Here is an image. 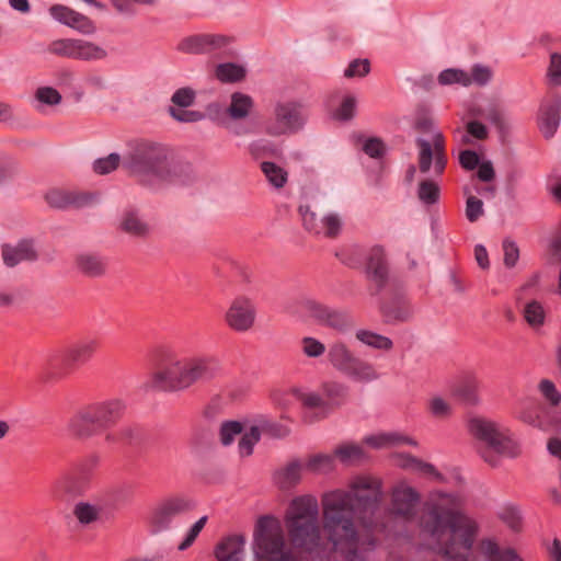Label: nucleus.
<instances>
[{
	"instance_id": "obj_35",
	"label": "nucleus",
	"mask_w": 561,
	"mask_h": 561,
	"mask_svg": "<svg viewBox=\"0 0 561 561\" xmlns=\"http://www.w3.org/2000/svg\"><path fill=\"white\" fill-rule=\"evenodd\" d=\"M214 76L220 83H237L245 78V67L234 62H221L215 67Z\"/></svg>"
},
{
	"instance_id": "obj_26",
	"label": "nucleus",
	"mask_w": 561,
	"mask_h": 561,
	"mask_svg": "<svg viewBox=\"0 0 561 561\" xmlns=\"http://www.w3.org/2000/svg\"><path fill=\"white\" fill-rule=\"evenodd\" d=\"M416 146L420 149L419 152V168L422 173H427L432 167V162L434 161V170L435 173L440 175L443 174L447 159L444 153H434L432 144L423 138L416 139Z\"/></svg>"
},
{
	"instance_id": "obj_3",
	"label": "nucleus",
	"mask_w": 561,
	"mask_h": 561,
	"mask_svg": "<svg viewBox=\"0 0 561 561\" xmlns=\"http://www.w3.org/2000/svg\"><path fill=\"white\" fill-rule=\"evenodd\" d=\"M123 168L138 184L159 191L165 186H187L197 180L191 162L172 156L159 144L137 146L122 162Z\"/></svg>"
},
{
	"instance_id": "obj_7",
	"label": "nucleus",
	"mask_w": 561,
	"mask_h": 561,
	"mask_svg": "<svg viewBox=\"0 0 561 561\" xmlns=\"http://www.w3.org/2000/svg\"><path fill=\"white\" fill-rule=\"evenodd\" d=\"M98 346L96 340L83 339L72 343L61 353H54L42 368V380L48 382L60 379L75 368L87 364Z\"/></svg>"
},
{
	"instance_id": "obj_5",
	"label": "nucleus",
	"mask_w": 561,
	"mask_h": 561,
	"mask_svg": "<svg viewBox=\"0 0 561 561\" xmlns=\"http://www.w3.org/2000/svg\"><path fill=\"white\" fill-rule=\"evenodd\" d=\"M126 409V402L121 398L93 401L70 417L68 430L80 439L105 435L123 419Z\"/></svg>"
},
{
	"instance_id": "obj_9",
	"label": "nucleus",
	"mask_w": 561,
	"mask_h": 561,
	"mask_svg": "<svg viewBox=\"0 0 561 561\" xmlns=\"http://www.w3.org/2000/svg\"><path fill=\"white\" fill-rule=\"evenodd\" d=\"M468 430L473 437L485 443L489 448L497 454L511 458L520 454L517 442L503 434L493 421L479 416L472 417L468 422Z\"/></svg>"
},
{
	"instance_id": "obj_46",
	"label": "nucleus",
	"mask_w": 561,
	"mask_h": 561,
	"mask_svg": "<svg viewBox=\"0 0 561 561\" xmlns=\"http://www.w3.org/2000/svg\"><path fill=\"white\" fill-rule=\"evenodd\" d=\"M204 114L210 121L217 123L218 125L225 127L228 130H231V123L226 119L225 106L219 102L208 103L205 107Z\"/></svg>"
},
{
	"instance_id": "obj_25",
	"label": "nucleus",
	"mask_w": 561,
	"mask_h": 561,
	"mask_svg": "<svg viewBox=\"0 0 561 561\" xmlns=\"http://www.w3.org/2000/svg\"><path fill=\"white\" fill-rule=\"evenodd\" d=\"M245 423L234 420H225L218 428V439L222 447H229L238 442L239 453L243 457L245 449Z\"/></svg>"
},
{
	"instance_id": "obj_45",
	"label": "nucleus",
	"mask_w": 561,
	"mask_h": 561,
	"mask_svg": "<svg viewBox=\"0 0 561 561\" xmlns=\"http://www.w3.org/2000/svg\"><path fill=\"white\" fill-rule=\"evenodd\" d=\"M299 214L307 231L313 234L322 233L323 224H321V218H318L317 214L310 210L309 206H299Z\"/></svg>"
},
{
	"instance_id": "obj_47",
	"label": "nucleus",
	"mask_w": 561,
	"mask_h": 561,
	"mask_svg": "<svg viewBox=\"0 0 561 561\" xmlns=\"http://www.w3.org/2000/svg\"><path fill=\"white\" fill-rule=\"evenodd\" d=\"M121 163V156L118 153H110L107 157L99 158L93 162V171L96 174H108L116 170Z\"/></svg>"
},
{
	"instance_id": "obj_39",
	"label": "nucleus",
	"mask_w": 561,
	"mask_h": 561,
	"mask_svg": "<svg viewBox=\"0 0 561 561\" xmlns=\"http://www.w3.org/2000/svg\"><path fill=\"white\" fill-rule=\"evenodd\" d=\"M305 468L316 474L329 473L335 468L334 455L317 454L311 456L305 465Z\"/></svg>"
},
{
	"instance_id": "obj_20",
	"label": "nucleus",
	"mask_w": 561,
	"mask_h": 561,
	"mask_svg": "<svg viewBox=\"0 0 561 561\" xmlns=\"http://www.w3.org/2000/svg\"><path fill=\"white\" fill-rule=\"evenodd\" d=\"M45 199L50 207L57 209L68 207L82 208L94 201V195L83 192L53 188L46 193Z\"/></svg>"
},
{
	"instance_id": "obj_22",
	"label": "nucleus",
	"mask_w": 561,
	"mask_h": 561,
	"mask_svg": "<svg viewBox=\"0 0 561 561\" xmlns=\"http://www.w3.org/2000/svg\"><path fill=\"white\" fill-rule=\"evenodd\" d=\"M480 381L471 371L462 373L451 386V392L467 405L479 403Z\"/></svg>"
},
{
	"instance_id": "obj_10",
	"label": "nucleus",
	"mask_w": 561,
	"mask_h": 561,
	"mask_svg": "<svg viewBox=\"0 0 561 561\" xmlns=\"http://www.w3.org/2000/svg\"><path fill=\"white\" fill-rule=\"evenodd\" d=\"M194 500L184 494H176L161 500L152 510L149 525L150 533L157 535L171 529L175 518L193 511Z\"/></svg>"
},
{
	"instance_id": "obj_56",
	"label": "nucleus",
	"mask_w": 561,
	"mask_h": 561,
	"mask_svg": "<svg viewBox=\"0 0 561 561\" xmlns=\"http://www.w3.org/2000/svg\"><path fill=\"white\" fill-rule=\"evenodd\" d=\"M500 518L513 530L520 529L522 517L517 507L513 505L505 506L500 513Z\"/></svg>"
},
{
	"instance_id": "obj_40",
	"label": "nucleus",
	"mask_w": 561,
	"mask_h": 561,
	"mask_svg": "<svg viewBox=\"0 0 561 561\" xmlns=\"http://www.w3.org/2000/svg\"><path fill=\"white\" fill-rule=\"evenodd\" d=\"M261 170L264 173L268 183L279 190L285 186L288 180V173L285 169L280 168L274 162L264 161L261 163Z\"/></svg>"
},
{
	"instance_id": "obj_61",
	"label": "nucleus",
	"mask_w": 561,
	"mask_h": 561,
	"mask_svg": "<svg viewBox=\"0 0 561 561\" xmlns=\"http://www.w3.org/2000/svg\"><path fill=\"white\" fill-rule=\"evenodd\" d=\"M502 247L504 252V265L507 268L514 267L519 259L518 245L515 241L505 239Z\"/></svg>"
},
{
	"instance_id": "obj_15",
	"label": "nucleus",
	"mask_w": 561,
	"mask_h": 561,
	"mask_svg": "<svg viewBox=\"0 0 561 561\" xmlns=\"http://www.w3.org/2000/svg\"><path fill=\"white\" fill-rule=\"evenodd\" d=\"M304 309L318 324L346 332L354 327L353 317L346 310L335 309L316 300H307Z\"/></svg>"
},
{
	"instance_id": "obj_51",
	"label": "nucleus",
	"mask_w": 561,
	"mask_h": 561,
	"mask_svg": "<svg viewBox=\"0 0 561 561\" xmlns=\"http://www.w3.org/2000/svg\"><path fill=\"white\" fill-rule=\"evenodd\" d=\"M207 519H208V517L206 515L202 516L198 520H196L191 526V528L187 530L183 541L178 547V549L180 551H184V550L188 549L194 543V541L196 540V538L198 537V535L205 527Z\"/></svg>"
},
{
	"instance_id": "obj_12",
	"label": "nucleus",
	"mask_w": 561,
	"mask_h": 561,
	"mask_svg": "<svg viewBox=\"0 0 561 561\" xmlns=\"http://www.w3.org/2000/svg\"><path fill=\"white\" fill-rule=\"evenodd\" d=\"M389 294L382 298L379 312L386 324L398 325L413 321L415 308L408 297L403 286L392 284Z\"/></svg>"
},
{
	"instance_id": "obj_44",
	"label": "nucleus",
	"mask_w": 561,
	"mask_h": 561,
	"mask_svg": "<svg viewBox=\"0 0 561 561\" xmlns=\"http://www.w3.org/2000/svg\"><path fill=\"white\" fill-rule=\"evenodd\" d=\"M524 318L530 327H541L546 318L542 305L537 300L528 302L524 309Z\"/></svg>"
},
{
	"instance_id": "obj_42",
	"label": "nucleus",
	"mask_w": 561,
	"mask_h": 561,
	"mask_svg": "<svg viewBox=\"0 0 561 561\" xmlns=\"http://www.w3.org/2000/svg\"><path fill=\"white\" fill-rule=\"evenodd\" d=\"M227 122L232 123L233 121L245 117V94L242 92H234L231 95V103L225 107ZM233 130V124H231V131Z\"/></svg>"
},
{
	"instance_id": "obj_8",
	"label": "nucleus",
	"mask_w": 561,
	"mask_h": 561,
	"mask_svg": "<svg viewBox=\"0 0 561 561\" xmlns=\"http://www.w3.org/2000/svg\"><path fill=\"white\" fill-rule=\"evenodd\" d=\"M98 463V457L92 456L79 463L75 472H64L51 484V496L60 502L69 503L81 496L89 488L93 469Z\"/></svg>"
},
{
	"instance_id": "obj_64",
	"label": "nucleus",
	"mask_w": 561,
	"mask_h": 561,
	"mask_svg": "<svg viewBox=\"0 0 561 561\" xmlns=\"http://www.w3.org/2000/svg\"><path fill=\"white\" fill-rule=\"evenodd\" d=\"M548 77L552 84H561V54L552 53L550 55V64L548 68Z\"/></svg>"
},
{
	"instance_id": "obj_55",
	"label": "nucleus",
	"mask_w": 561,
	"mask_h": 561,
	"mask_svg": "<svg viewBox=\"0 0 561 561\" xmlns=\"http://www.w3.org/2000/svg\"><path fill=\"white\" fill-rule=\"evenodd\" d=\"M363 151L370 158L380 159L386 154V145L381 138H367L363 145Z\"/></svg>"
},
{
	"instance_id": "obj_18",
	"label": "nucleus",
	"mask_w": 561,
	"mask_h": 561,
	"mask_svg": "<svg viewBox=\"0 0 561 561\" xmlns=\"http://www.w3.org/2000/svg\"><path fill=\"white\" fill-rule=\"evenodd\" d=\"M561 122V96L554 95L541 102L537 114V126L546 139L557 133Z\"/></svg>"
},
{
	"instance_id": "obj_41",
	"label": "nucleus",
	"mask_w": 561,
	"mask_h": 561,
	"mask_svg": "<svg viewBox=\"0 0 561 561\" xmlns=\"http://www.w3.org/2000/svg\"><path fill=\"white\" fill-rule=\"evenodd\" d=\"M440 85H450L458 83L462 87H469L472 83L470 75L462 69L447 68L438 75Z\"/></svg>"
},
{
	"instance_id": "obj_53",
	"label": "nucleus",
	"mask_w": 561,
	"mask_h": 561,
	"mask_svg": "<svg viewBox=\"0 0 561 561\" xmlns=\"http://www.w3.org/2000/svg\"><path fill=\"white\" fill-rule=\"evenodd\" d=\"M538 389L552 407H558L561 403V392L551 380L542 379L539 382Z\"/></svg>"
},
{
	"instance_id": "obj_32",
	"label": "nucleus",
	"mask_w": 561,
	"mask_h": 561,
	"mask_svg": "<svg viewBox=\"0 0 561 561\" xmlns=\"http://www.w3.org/2000/svg\"><path fill=\"white\" fill-rule=\"evenodd\" d=\"M344 376L356 382L368 383L379 379L380 375L375 366L366 360L356 358L345 371Z\"/></svg>"
},
{
	"instance_id": "obj_43",
	"label": "nucleus",
	"mask_w": 561,
	"mask_h": 561,
	"mask_svg": "<svg viewBox=\"0 0 561 561\" xmlns=\"http://www.w3.org/2000/svg\"><path fill=\"white\" fill-rule=\"evenodd\" d=\"M73 515L82 525H89L99 519L100 510L87 502H79L75 505Z\"/></svg>"
},
{
	"instance_id": "obj_34",
	"label": "nucleus",
	"mask_w": 561,
	"mask_h": 561,
	"mask_svg": "<svg viewBox=\"0 0 561 561\" xmlns=\"http://www.w3.org/2000/svg\"><path fill=\"white\" fill-rule=\"evenodd\" d=\"M227 325L237 332H245V298L237 297L225 314Z\"/></svg>"
},
{
	"instance_id": "obj_62",
	"label": "nucleus",
	"mask_w": 561,
	"mask_h": 561,
	"mask_svg": "<svg viewBox=\"0 0 561 561\" xmlns=\"http://www.w3.org/2000/svg\"><path fill=\"white\" fill-rule=\"evenodd\" d=\"M302 352L308 357H320L325 352V346L319 340L306 336L302 339Z\"/></svg>"
},
{
	"instance_id": "obj_57",
	"label": "nucleus",
	"mask_w": 561,
	"mask_h": 561,
	"mask_svg": "<svg viewBox=\"0 0 561 561\" xmlns=\"http://www.w3.org/2000/svg\"><path fill=\"white\" fill-rule=\"evenodd\" d=\"M262 432L272 438H284L289 435V428L280 423L261 419Z\"/></svg>"
},
{
	"instance_id": "obj_2",
	"label": "nucleus",
	"mask_w": 561,
	"mask_h": 561,
	"mask_svg": "<svg viewBox=\"0 0 561 561\" xmlns=\"http://www.w3.org/2000/svg\"><path fill=\"white\" fill-rule=\"evenodd\" d=\"M419 528L430 549L445 561H472L479 524L468 514L438 502H425Z\"/></svg>"
},
{
	"instance_id": "obj_13",
	"label": "nucleus",
	"mask_w": 561,
	"mask_h": 561,
	"mask_svg": "<svg viewBox=\"0 0 561 561\" xmlns=\"http://www.w3.org/2000/svg\"><path fill=\"white\" fill-rule=\"evenodd\" d=\"M364 272L367 280L370 283V295H379L385 289L392 287V284H399V282L391 279L386 251L379 244L369 249L366 255Z\"/></svg>"
},
{
	"instance_id": "obj_60",
	"label": "nucleus",
	"mask_w": 561,
	"mask_h": 561,
	"mask_svg": "<svg viewBox=\"0 0 561 561\" xmlns=\"http://www.w3.org/2000/svg\"><path fill=\"white\" fill-rule=\"evenodd\" d=\"M35 98L43 104L57 105L61 102V94L51 87H41L36 90Z\"/></svg>"
},
{
	"instance_id": "obj_16",
	"label": "nucleus",
	"mask_w": 561,
	"mask_h": 561,
	"mask_svg": "<svg viewBox=\"0 0 561 561\" xmlns=\"http://www.w3.org/2000/svg\"><path fill=\"white\" fill-rule=\"evenodd\" d=\"M275 129L273 135L294 134L300 130L307 121L304 104L298 101L278 102L274 110Z\"/></svg>"
},
{
	"instance_id": "obj_37",
	"label": "nucleus",
	"mask_w": 561,
	"mask_h": 561,
	"mask_svg": "<svg viewBox=\"0 0 561 561\" xmlns=\"http://www.w3.org/2000/svg\"><path fill=\"white\" fill-rule=\"evenodd\" d=\"M416 195L421 204L430 207L438 204L440 198V187L433 180H423L419 183Z\"/></svg>"
},
{
	"instance_id": "obj_33",
	"label": "nucleus",
	"mask_w": 561,
	"mask_h": 561,
	"mask_svg": "<svg viewBox=\"0 0 561 561\" xmlns=\"http://www.w3.org/2000/svg\"><path fill=\"white\" fill-rule=\"evenodd\" d=\"M328 356L331 365L343 375L357 358L344 343H334Z\"/></svg>"
},
{
	"instance_id": "obj_23",
	"label": "nucleus",
	"mask_w": 561,
	"mask_h": 561,
	"mask_svg": "<svg viewBox=\"0 0 561 561\" xmlns=\"http://www.w3.org/2000/svg\"><path fill=\"white\" fill-rule=\"evenodd\" d=\"M214 554L217 561H244L243 535H229L224 537L216 545Z\"/></svg>"
},
{
	"instance_id": "obj_49",
	"label": "nucleus",
	"mask_w": 561,
	"mask_h": 561,
	"mask_svg": "<svg viewBox=\"0 0 561 561\" xmlns=\"http://www.w3.org/2000/svg\"><path fill=\"white\" fill-rule=\"evenodd\" d=\"M295 397L302 403L305 408L308 409H317V408H327V401L324 400L322 393L316 392H304L300 389H294Z\"/></svg>"
},
{
	"instance_id": "obj_4",
	"label": "nucleus",
	"mask_w": 561,
	"mask_h": 561,
	"mask_svg": "<svg viewBox=\"0 0 561 561\" xmlns=\"http://www.w3.org/2000/svg\"><path fill=\"white\" fill-rule=\"evenodd\" d=\"M220 371V363L214 356L175 359L152 375L151 387L160 391H182L216 378Z\"/></svg>"
},
{
	"instance_id": "obj_54",
	"label": "nucleus",
	"mask_w": 561,
	"mask_h": 561,
	"mask_svg": "<svg viewBox=\"0 0 561 561\" xmlns=\"http://www.w3.org/2000/svg\"><path fill=\"white\" fill-rule=\"evenodd\" d=\"M169 114L172 118L180 123H196L206 118V115L199 111L192 110H178L174 107H169Z\"/></svg>"
},
{
	"instance_id": "obj_27",
	"label": "nucleus",
	"mask_w": 561,
	"mask_h": 561,
	"mask_svg": "<svg viewBox=\"0 0 561 561\" xmlns=\"http://www.w3.org/2000/svg\"><path fill=\"white\" fill-rule=\"evenodd\" d=\"M119 230L139 239H145L150 233L149 224L140 216L139 210L133 207L126 208L119 219Z\"/></svg>"
},
{
	"instance_id": "obj_38",
	"label": "nucleus",
	"mask_w": 561,
	"mask_h": 561,
	"mask_svg": "<svg viewBox=\"0 0 561 561\" xmlns=\"http://www.w3.org/2000/svg\"><path fill=\"white\" fill-rule=\"evenodd\" d=\"M356 339L365 345L376 350L390 351L393 347L391 339L369 330H358L356 332Z\"/></svg>"
},
{
	"instance_id": "obj_21",
	"label": "nucleus",
	"mask_w": 561,
	"mask_h": 561,
	"mask_svg": "<svg viewBox=\"0 0 561 561\" xmlns=\"http://www.w3.org/2000/svg\"><path fill=\"white\" fill-rule=\"evenodd\" d=\"M1 257L7 267H14L23 262L37 260V251L32 240L22 239L16 244L3 243L1 245Z\"/></svg>"
},
{
	"instance_id": "obj_31",
	"label": "nucleus",
	"mask_w": 561,
	"mask_h": 561,
	"mask_svg": "<svg viewBox=\"0 0 561 561\" xmlns=\"http://www.w3.org/2000/svg\"><path fill=\"white\" fill-rule=\"evenodd\" d=\"M480 549L488 561H524L513 548L501 550L494 539H482Z\"/></svg>"
},
{
	"instance_id": "obj_59",
	"label": "nucleus",
	"mask_w": 561,
	"mask_h": 561,
	"mask_svg": "<svg viewBox=\"0 0 561 561\" xmlns=\"http://www.w3.org/2000/svg\"><path fill=\"white\" fill-rule=\"evenodd\" d=\"M321 224H323V234L328 238H335L339 236L342 222L337 215L329 214L321 217Z\"/></svg>"
},
{
	"instance_id": "obj_28",
	"label": "nucleus",
	"mask_w": 561,
	"mask_h": 561,
	"mask_svg": "<svg viewBox=\"0 0 561 561\" xmlns=\"http://www.w3.org/2000/svg\"><path fill=\"white\" fill-rule=\"evenodd\" d=\"M302 463L299 459L289 461L285 467L273 473V482L280 490H289L296 486L301 480Z\"/></svg>"
},
{
	"instance_id": "obj_29",
	"label": "nucleus",
	"mask_w": 561,
	"mask_h": 561,
	"mask_svg": "<svg viewBox=\"0 0 561 561\" xmlns=\"http://www.w3.org/2000/svg\"><path fill=\"white\" fill-rule=\"evenodd\" d=\"M141 437V430L136 424H123L104 435V443L108 446L131 445Z\"/></svg>"
},
{
	"instance_id": "obj_14",
	"label": "nucleus",
	"mask_w": 561,
	"mask_h": 561,
	"mask_svg": "<svg viewBox=\"0 0 561 561\" xmlns=\"http://www.w3.org/2000/svg\"><path fill=\"white\" fill-rule=\"evenodd\" d=\"M53 55L82 61H96L107 57V51L93 42L81 38H60L48 46Z\"/></svg>"
},
{
	"instance_id": "obj_1",
	"label": "nucleus",
	"mask_w": 561,
	"mask_h": 561,
	"mask_svg": "<svg viewBox=\"0 0 561 561\" xmlns=\"http://www.w3.org/2000/svg\"><path fill=\"white\" fill-rule=\"evenodd\" d=\"M381 499L380 481L367 477L356 478L350 491L324 493L322 527L329 548L321 542L317 499L297 496L285 517L290 543L307 553L310 561H367L377 547L375 515Z\"/></svg>"
},
{
	"instance_id": "obj_19",
	"label": "nucleus",
	"mask_w": 561,
	"mask_h": 561,
	"mask_svg": "<svg viewBox=\"0 0 561 561\" xmlns=\"http://www.w3.org/2000/svg\"><path fill=\"white\" fill-rule=\"evenodd\" d=\"M49 14L60 24L69 26L82 34L90 35L95 32V25L88 16L72 10L67 5L53 4L49 8Z\"/></svg>"
},
{
	"instance_id": "obj_17",
	"label": "nucleus",
	"mask_w": 561,
	"mask_h": 561,
	"mask_svg": "<svg viewBox=\"0 0 561 561\" xmlns=\"http://www.w3.org/2000/svg\"><path fill=\"white\" fill-rule=\"evenodd\" d=\"M421 500L419 492L407 484H398L391 492L390 511L394 516L411 520L415 516V508Z\"/></svg>"
},
{
	"instance_id": "obj_63",
	"label": "nucleus",
	"mask_w": 561,
	"mask_h": 561,
	"mask_svg": "<svg viewBox=\"0 0 561 561\" xmlns=\"http://www.w3.org/2000/svg\"><path fill=\"white\" fill-rule=\"evenodd\" d=\"M483 202L476 197L469 196L466 201V217L470 222H476L483 215Z\"/></svg>"
},
{
	"instance_id": "obj_52",
	"label": "nucleus",
	"mask_w": 561,
	"mask_h": 561,
	"mask_svg": "<svg viewBox=\"0 0 561 561\" xmlns=\"http://www.w3.org/2000/svg\"><path fill=\"white\" fill-rule=\"evenodd\" d=\"M343 264L357 268L362 265L360 256L363 255V249L359 245H352L344 249L341 253L336 254Z\"/></svg>"
},
{
	"instance_id": "obj_6",
	"label": "nucleus",
	"mask_w": 561,
	"mask_h": 561,
	"mask_svg": "<svg viewBox=\"0 0 561 561\" xmlns=\"http://www.w3.org/2000/svg\"><path fill=\"white\" fill-rule=\"evenodd\" d=\"M254 553L257 561H300L286 546L282 526L272 515H263L257 519Z\"/></svg>"
},
{
	"instance_id": "obj_24",
	"label": "nucleus",
	"mask_w": 561,
	"mask_h": 561,
	"mask_svg": "<svg viewBox=\"0 0 561 561\" xmlns=\"http://www.w3.org/2000/svg\"><path fill=\"white\" fill-rule=\"evenodd\" d=\"M75 266L85 277L100 278L106 274L107 261L94 252H82L76 255Z\"/></svg>"
},
{
	"instance_id": "obj_48",
	"label": "nucleus",
	"mask_w": 561,
	"mask_h": 561,
	"mask_svg": "<svg viewBox=\"0 0 561 561\" xmlns=\"http://www.w3.org/2000/svg\"><path fill=\"white\" fill-rule=\"evenodd\" d=\"M402 458L404 460L402 463L403 468H412L427 474H433L437 479H442V474L435 469V467L432 463L425 462L409 454L402 455Z\"/></svg>"
},
{
	"instance_id": "obj_58",
	"label": "nucleus",
	"mask_w": 561,
	"mask_h": 561,
	"mask_svg": "<svg viewBox=\"0 0 561 561\" xmlns=\"http://www.w3.org/2000/svg\"><path fill=\"white\" fill-rule=\"evenodd\" d=\"M195 96V91L192 88L185 87L178 89L173 93L171 101L173 104L186 108L194 104Z\"/></svg>"
},
{
	"instance_id": "obj_30",
	"label": "nucleus",
	"mask_w": 561,
	"mask_h": 561,
	"mask_svg": "<svg viewBox=\"0 0 561 561\" xmlns=\"http://www.w3.org/2000/svg\"><path fill=\"white\" fill-rule=\"evenodd\" d=\"M321 393L327 401V408H340L348 398L347 385L334 380H328L320 386Z\"/></svg>"
},
{
	"instance_id": "obj_11",
	"label": "nucleus",
	"mask_w": 561,
	"mask_h": 561,
	"mask_svg": "<svg viewBox=\"0 0 561 561\" xmlns=\"http://www.w3.org/2000/svg\"><path fill=\"white\" fill-rule=\"evenodd\" d=\"M232 36L214 33H202L187 36L179 44V50L193 55H210L217 58H232L234 50L230 45Z\"/></svg>"
},
{
	"instance_id": "obj_36",
	"label": "nucleus",
	"mask_w": 561,
	"mask_h": 561,
	"mask_svg": "<svg viewBox=\"0 0 561 561\" xmlns=\"http://www.w3.org/2000/svg\"><path fill=\"white\" fill-rule=\"evenodd\" d=\"M334 458L343 465H354L364 461L367 456L364 448L357 444H344L334 449Z\"/></svg>"
},
{
	"instance_id": "obj_50",
	"label": "nucleus",
	"mask_w": 561,
	"mask_h": 561,
	"mask_svg": "<svg viewBox=\"0 0 561 561\" xmlns=\"http://www.w3.org/2000/svg\"><path fill=\"white\" fill-rule=\"evenodd\" d=\"M356 111V99L353 95H347L343 99L340 106L334 112V118L342 122L351 121Z\"/></svg>"
}]
</instances>
